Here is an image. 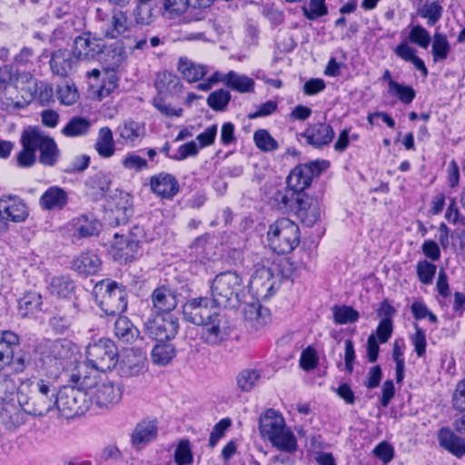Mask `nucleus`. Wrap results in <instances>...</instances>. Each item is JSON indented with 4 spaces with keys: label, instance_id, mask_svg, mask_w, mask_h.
I'll list each match as a JSON object with an SVG mask.
<instances>
[{
    "label": "nucleus",
    "instance_id": "5",
    "mask_svg": "<svg viewBox=\"0 0 465 465\" xmlns=\"http://www.w3.org/2000/svg\"><path fill=\"white\" fill-rule=\"evenodd\" d=\"M259 430L262 437L277 449L292 450L296 447L295 437L286 427L283 417L272 409L267 410L260 417Z\"/></svg>",
    "mask_w": 465,
    "mask_h": 465
},
{
    "label": "nucleus",
    "instance_id": "34",
    "mask_svg": "<svg viewBox=\"0 0 465 465\" xmlns=\"http://www.w3.org/2000/svg\"><path fill=\"white\" fill-rule=\"evenodd\" d=\"M394 53L402 60L411 63L417 70L422 73L423 76L428 75V70L424 62L416 55V49L411 46L408 42H402L397 45Z\"/></svg>",
    "mask_w": 465,
    "mask_h": 465
},
{
    "label": "nucleus",
    "instance_id": "17",
    "mask_svg": "<svg viewBox=\"0 0 465 465\" xmlns=\"http://www.w3.org/2000/svg\"><path fill=\"white\" fill-rule=\"evenodd\" d=\"M184 319L193 324L202 325L212 319L217 312L207 297L193 298L183 307Z\"/></svg>",
    "mask_w": 465,
    "mask_h": 465
},
{
    "label": "nucleus",
    "instance_id": "31",
    "mask_svg": "<svg viewBox=\"0 0 465 465\" xmlns=\"http://www.w3.org/2000/svg\"><path fill=\"white\" fill-rule=\"evenodd\" d=\"M153 302L156 309L166 312L175 309L178 304L176 292L173 289L165 286L154 290Z\"/></svg>",
    "mask_w": 465,
    "mask_h": 465
},
{
    "label": "nucleus",
    "instance_id": "1",
    "mask_svg": "<svg viewBox=\"0 0 465 465\" xmlns=\"http://www.w3.org/2000/svg\"><path fill=\"white\" fill-rule=\"evenodd\" d=\"M5 396L2 401L11 405L12 410L5 408L9 420L6 425L16 426L22 423L21 408L25 412L34 416H45L54 410L55 386L48 380L32 376L21 381L19 386L14 379H5L2 390Z\"/></svg>",
    "mask_w": 465,
    "mask_h": 465
},
{
    "label": "nucleus",
    "instance_id": "25",
    "mask_svg": "<svg viewBox=\"0 0 465 465\" xmlns=\"http://www.w3.org/2000/svg\"><path fill=\"white\" fill-rule=\"evenodd\" d=\"M2 218L14 223L24 222L28 216V210L25 203L18 197L9 196L2 199Z\"/></svg>",
    "mask_w": 465,
    "mask_h": 465
},
{
    "label": "nucleus",
    "instance_id": "38",
    "mask_svg": "<svg viewBox=\"0 0 465 465\" xmlns=\"http://www.w3.org/2000/svg\"><path fill=\"white\" fill-rule=\"evenodd\" d=\"M42 297L36 292H28L18 302V312L22 317L33 315L41 309Z\"/></svg>",
    "mask_w": 465,
    "mask_h": 465
},
{
    "label": "nucleus",
    "instance_id": "10",
    "mask_svg": "<svg viewBox=\"0 0 465 465\" xmlns=\"http://www.w3.org/2000/svg\"><path fill=\"white\" fill-rule=\"evenodd\" d=\"M88 406L87 391L84 390L64 386L55 393L54 409L66 419L83 414Z\"/></svg>",
    "mask_w": 465,
    "mask_h": 465
},
{
    "label": "nucleus",
    "instance_id": "43",
    "mask_svg": "<svg viewBox=\"0 0 465 465\" xmlns=\"http://www.w3.org/2000/svg\"><path fill=\"white\" fill-rule=\"evenodd\" d=\"M74 282L65 276H54L51 279L49 292L58 297H67L74 290Z\"/></svg>",
    "mask_w": 465,
    "mask_h": 465
},
{
    "label": "nucleus",
    "instance_id": "30",
    "mask_svg": "<svg viewBox=\"0 0 465 465\" xmlns=\"http://www.w3.org/2000/svg\"><path fill=\"white\" fill-rule=\"evenodd\" d=\"M118 134L124 143L134 145L143 137L145 129L143 124L128 119L118 127Z\"/></svg>",
    "mask_w": 465,
    "mask_h": 465
},
{
    "label": "nucleus",
    "instance_id": "28",
    "mask_svg": "<svg viewBox=\"0 0 465 465\" xmlns=\"http://www.w3.org/2000/svg\"><path fill=\"white\" fill-rule=\"evenodd\" d=\"M102 266L99 257L92 252H82L77 255L73 262V269L79 274L93 275L97 273Z\"/></svg>",
    "mask_w": 465,
    "mask_h": 465
},
{
    "label": "nucleus",
    "instance_id": "26",
    "mask_svg": "<svg viewBox=\"0 0 465 465\" xmlns=\"http://www.w3.org/2000/svg\"><path fill=\"white\" fill-rule=\"evenodd\" d=\"M151 189L154 193L163 198H172L178 193V183L173 176L168 173H159L151 178Z\"/></svg>",
    "mask_w": 465,
    "mask_h": 465
},
{
    "label": "nucleus",
    "instance_id": "33",
    "mask_svg": "<svg viewBox=\"0 0 465 465\" xmlns=\"http://www.w3.org/2000/svg\"><path fill=\"white\" fill-rule=\"evenodd\" d=\"M177 69L183 79L189 83L201 80L208 72L205 65L197 64L187 58H180Z\"/></svg>",
    "mask_w": 465,
    "mask_h": 465
},
{
    "label": "nucleus",
    "instance_id": "12",
    "mask_svg": "<svg viewBox=\"0 0 465 465\" xmlns=\"http://www.w3.org/2000/svg\"><path fill=\"white\" fill-rule=\"evenodd\" d=\"M142 236V231L138 227L134 228L127 234L114 233L109 242L110 254L119 262L132 260L138 254Z\"/></svg>",
    "mask_w": 465,
    "mask_h": 465
},
{
    "label": "nucleus",
    "instance_id": "44",
    "mask_svg": "<svg viewBox=\"0 0 465 465\" xmlns=\"http://www.w3.org/2000/svg\"><path fill=\"white\" fill-rule=\"evenodd\" d=\"M57 98L64 105L74 104L79 98V93L74 83L68 81L57 86Z\"/></svg>",
    "mask_w": 465,
    "mask_h": 465
},
{
    "label": "nucleus",
    "instance_id": "18",
    "mask_svg": "<svg viewBox=\"0 0 465 465\" xmlns=\"http://www.w3.org/2000/svg\"><path fill=\"white\" fill-rule=\"evenodd\" d=\"M276 284V278L268 268L257 269L251 277L249 292L257 300L270 297Z\"/></svg>",
    "mask_w": 465,
    "mask_h": 465
},
{
    "label": "nucleus",
    "instance_id": "45",
    "mask_svg": "<svg viewBox=\"0 0 465 465\" xmlns=\"http://www.w3.org/2000/svg\"><path fill=\"white\" fill-rule=\"evenodd\" d=\"M261 375L255 370H243L236 377V384L242 391H252L258 382Z\"/></svg>",
    "mask_w": 465,
    "mask_h": 465
},
{
    "label": "nucleus",
    "instance_id": "50",
    "mask_svg": "<svg viewBox=\"0 0 465 465\" xmlns=\"http://www.w3.org/2000/svg\"><path fill=\"white\" fill-rule=\"evenodd\" d=\"M450 49V44L447 37L443 34L435 33L432 42V55L434 61L446 59Z\"/></svg>",
    "mask_w": 465,
    "mask_h": 465
},
{
    "label": "nucleus",
    "instance_id": "23",
    "mask_svg": "<svg viewBox=\"0 0 465 465\" xmlns=\"http://www.w3.org/2000/svg\"><path fill=\"white\" fill-rule=\"evenodd\" d=\"M243 316L248 326L254 331L262 329L270 322L268 309L262 307L258 302L247 303L243 309Z\"/></svg>",
    "mask_w": 465,
    "mask_h": 465
},
{
    "label": "nucleus",
    "instance_id": "40",
    "mask_svg": "<svg viewBox=\"0 0 465 465\" xmlns=\"http://www.w3.org/2000/svg\"><path fill=\"white\" fill-rule=\"evenodd\" d=\"M127 17L122 11H115L107 27L104 29V36L109 38H116L127 30Z\"/></svg>",
    "mask_w": 465,
    "mask_h": 465
},
{
    "label": "nucleus",
    "instance_id": "3",
    "mask_svg": "<svg viewBox=\"0 0 465 465\" xmlns=\"http://www.w3.org/2000/svg\"><path fill=\"white\" fill-rule=\"evenodd\" d=\"M74 376L76 381L86 390L91 401L97 406L109 408L120 402L123 394L122 389L107 376L100 373L88 375V371H84L82 369L76 371Z\"/></svg>",
    "mask_w": 465,
    "mask_h": 465
},
{
    "label": "nucleus",
    "instance_id": "21",
    "mask_svg": "<svg viewBox=\"0 0 465 465\" xmlns=\"http://www.w3.org/2000/svg\"><path fill=\"white\" fill-rule=\"evenodd\" d=\"M104 45L100 39L84 34L75 38L74 55L76 60L90 61L103 52Z\"/></svg>",
    "mask_w": 465,
    "mask_h": 465
},
{
    "label": "nucleus",
    "instance_id": "60",
    "mask_svg": "<svg viewBox=\"0 0 465 465\" xmlns=\"http://www.w3.org/2000/svg\"><path fill=\"white\" fill-rule=\"evenodd\" d=\"M452 405L460 411H465V378L456 385L452 395Z\"/></svg>",
    "mask_w": 465,
    "mask_h": 465
},
{
    "label": "nucleus",
    "instance_id": "36",
    "mask_svg": "<svg viewBox=\"0 0 465 465\" xmlns=\"http://www.w3.org/2000/svg\"><path fill=\"white\" fill-rule=\"evenodd\" d=\"M67 202L65 192L59 187L49 188L41 197L40 204L46 210L60 209Z\"/></svg>",
    "mask_w": 465,
    "mask_h": 465
},
{
    "label": "nucleus",
    "instance_id": "54",
    "mask_svg": "<svg viewBox=\"0 0 465 465\" xmlns=\"http://www.w3.org/2000/svg\"><path fill=\"white\" fill-rule=\"evenodd\" d=\"M230 98V93L221 89L212 93L207 98V103L213 110L221 111L227 105Z\"/></svg>",
    "mask_w": 465,
    "mask_h": 465
},
{
    "label": "nucleus",
    "instance_id": "2",
    "mask_svg": "<svg viewBox=\"0 0 465 465\" xmlns=\"http://www.w3.org/2000/svg\"><path fill=\"white\" fill-rule=\"evenodd\" d=\"M39 353L38 370L50 379H56L63 371L71 369L79 357L78 347L68 340L51 341L39 348Z\"/></svg>",
    "mask_w": 465,
    "mask_h": 465
},
{
    "label": "nucleus",
    "instance_id": "9",
    "mask_svg": "<svg viewBox=\"0 0 465 465\" xmlns=\"http://www.w3.org/2000/svg\"><path fill=\"white\" fill-rule=\"evenodd\" d=\"M95 301L107 314H116L126 309L124 289L110 280L102 281L94 287Z\"/></svg>",
    "mask_w": 465,
    "mask_h": 465
},
{
    "label": "nucleus",
    "instance_id": "39",
    "mask_svg": "<svg viewBox=\"0 0 465 465\" xmlns=\"http://www.w3.org/2000/svg\"><path fill=\"white\" fill-rule=\"evenodd\" d=\"M91 127L89 120L75 116L69 120V122L62 129V134L68 137L83 136L88 134Z\"/></svg>",
    "mask_w": 465,
    "mask_h": 465
},
{
    "label": "nucleus",
    "instance_id": "29",
    "mask_svg": "<svg viewBox=\"0 0 465 465\" xmlns=\"http://www.w3.org/2000/svg\"><path fill=\"white\" fill-rule=\"evenodd\" d=\"M307 143L313 146L328 144L333 138L332 128L325 124H317L308 127L302 134Z\"/></svg>",
    "mask_w": 465,
    "mask_h": 465
},
{
    "label": "nucleus",
    "instance_id": "42",
    "mask_svg": "<svg viewBox=\"0 0 465 465\" xmlns=\"http://www.w3.org/2000/svg\"><path fill=\"white\" fill-rule=\"evenodd\" d=\"M224 82L232 89L240 93L251 92L254 86V81L252 78L235 72H229L224 76Z\"/></svg>",
    "mask_w": 465,
    "mask_h": 465
},
{
    "label": "nucleus",
    "instance_id": "53",
    "mask_svg": "<svg viewBox=\"0 0 465 465\" xmlns=\"http://www.w3.org/2000/svg\"><path fill=\"white\" fill-rule=\"evenodd\" d=\"M173 458L177 465H189L193 462V457L188 440H183L179 442L174 450Z\"/></svg>",
    "mask_w": 465,
    "mask_h": 465
},
{
    "label": "nucleus",
    "instance_id": "4",
    "mask_svg": "<svg viewBox=\"0 0 465 465\" xmlns=\"http://www.w3.org/2000/svg\"><path fill=\"white\" fill-rule=\"evenodd\" d=\"M119 361V353L114 341L108 338H100L91 341L85 348V363L78 366L77 371L82 369L87 371L88 375L99 372H105L114 369Z\"/></svg>",
    "mask_w": 465,
    "mask_h": 465
},
{
    "label": "nucleus",
    "instance_id": "24",
    "mask_svg": "<svg viewBox=\"0 0 465 465\" xmlns=\"http://www.w3.org/2000/svg\"><path fill=\"white\" fill-rule=\"evenodd\" d=\"M158 432L157 421L155 420H143L133 430L131 441L134 447H143L153 440Z\"/></svg>",
    "mask_w": 465,
    "mask_h": 465
},
{
    "label": "nucleus",
    "instance_id": "64",
    "mask_svg": "<svg viewBox=\"0 0 465 465\" xmlns=\"http://www.w3.org/2000/svg\"><path fill=\"white\" fill-rule=\"evenodd\" d=\"M424 255L431 261H438L440 257V250L438 243L432 240L425 241L421 246Z\"/></svg>",
    "mask_w": 465,
    "mask_h": 465
},
{
    "label": "nucleus",
    "instance_id": "14",
    "mask_svg": "<svg viewBox=\"0 0 465 465\" xmlns=\"http://www.w3.org/2000/svg\"><path fill=\"white\" fill-rule=\"evenodd\" d=\"M178 327L177 318L169 312L153 315L145 322L147 334L157 341H170L174 338Z\"/></svg>",
    "mask_w": 465,
    "mask_h": 465
},
{
    "label": "nucleus",
    "instance_id": "6",
    "mask_svg": "<svg viewBox=\"0 0 465 465\" xmlns=\"http://www.w3.org/2000/svg\"><path fill=\"white\" fill-rule=\"evenodd\" d=\"M330 163L325 160H317L305 164L296 166L287 178L288 190L282 194L281 202L284 206L289 205L297 194L310 186L313 177L319 175L329 167Z\"/></svg>",
    "mask_w": 465,
    "mask_h": 465
},
{
    "label": "nucleus",
    "instance_id": "16",
    "mask_svg": "<svg viewBox=\"0 0 465 465\" xmlns=\"http://www.w3.org/2000/svg\"><path fill=\"white\" fill-rule=\"evenodd\" d=\"M286 207L293 210L301 222L307 226L315 224L321 216L319 200L307 194H297Z\"/></svg>",
    "mask_w": 465,
    "mask_h": 465
},
{
    "label": "nucleus",
    "instance_id": "37",
    "mask_svg": "<svg viewBox=\"0 0 465 465\" xmlns=\"http://www.w3.org/2000/svg\"><path fill=\"white\" fill-rule=\"evenodd\" d=\"M174 356L175 349L169 341H158L151 352L153 362L163 366L171 362Z\"/></svg>",
    "mask_w": 465,
    "mask_h": 465
},
{
    "label": "nucleus",
    "instance_id": "47",
    "mask_svg": "<svg viewBox=\"0 0 465 465\" xmlns=\"http://www.w3.org/2000/svg\"><path fill=\"white\" fill-rule=\"evenodd\" d=\"M255 145L262 152H273L278 148L277 141L265 129H260L253 134Z\"/></svg>",
    "mask_w": 465,
    "mask_h": 465
},
{
    "label": "nucleus",
    "instance_id": "59",
    "mask_svg": "<svg viewBox=\"0 0 465 465\" xmlns=\"http://www.w3.org/2000/svg\"><path fill=\"white\" fill-rule=\"evenodd\" d=\"M421 16L428 19V25H434L441 16L442 7L436 2L427 4L420 10Z\"/></svg>",
    "mask_w": 465,
    "mask_h": 465
},
{
    "label": "nucleus",
    "instance_id": "49",
    "mask_svg": "<svg viewBox=\"0 0 465 465\" xmlns=\"http://www.w3.org/2000/svg\"><path fill=\"white\" fill-rule=\"evenodd\" d=\"M408 40L420 48L427 49L431 41V37L430 33L424 27L420 25H416L411 27Z\"/></svg>",
    "mask_w": 465,
    "mask_h": 465
},
{
    "label": "nucleus",
    "instance_id": "19",
    "mask_svg": "<svg viewBox=\"0 0 465 465\" xmlns=\"http://www.w3.org/2000/svg\"><path fill=\"white\" fill-rule=\"evenodd\" d=\"M202 339L207 344L216 345L228 338L230 327L224 317L218 312L203 323Z\"/></svg>",
    "mask_w": 465,
    "mask_h": 465
},
{
    "label": "nucleus",
    "instance_id": "63",
    "mask_svg": "<svg viewBox=\"0 0 465 465\" xmlns=\"http://www.w3.org/2000/svg\"><path fill=\"white\" fill-rule=\"evenodd\" d=\"M189 1L190 0H164L163 8L171 15H179L187 9Z\"/></svg>",
    "mask_w": 465,
    "mask_h": 465
},
{
    "label": "nucleus",
    "instance_id": "15",
    "mask_svg": "<svg viewBox=\"0 0 465 465\" xmlns=\"http://www.w3.org/2000/svg\"><path fill=\"white\" fill-rule=\"evenodd\" d=\"M27 144H34L40 151L39 161L45 165H53L58 157V148L54 140L36 127L27 128Z\"/></svg>",
    "mask_w": 465,
    "mask_h": 465
},
{
    "label": "nucleus",
    "instance_id": "57",
    "mask_svg": "<svg viewBox=\"0 0 465 465\" xmlns=\"http://www.w3.org/2000/svg\"><path fill=\"white\" fill-rule=\"evenodd\" d=\"M393 360L396 364V381L401 382L404 378V359L402 351V342L395 341L393 344Z\"/></svg>",
    "mask_w": 465,
    "mask_h": 465
},
{
    "label": "nucleus",
    "instance_id": "41",
    "mask_svg": "<svg viewBox=\"0 0 465 465\" xmlns=\"http://www.w3.org/2000/svg\"><path fill=\"white\" fill-rule=\"evenodd\" d=\"M115 336L124 342L133 341L139 334L138 330L126 317H119L114 323Z\"/></svg>",
    "mask_w": 465,
    "mask_h": 465
},
{
    "label": "nucleus",
    "instance_id": "22",
    "mask_svg": "<svg viewBox=\"0 0 465 465\" xmlns=\"http://www.w3.org/2000/svg\"><path fill=\"white\" fill-rule=\"evenodd\" d=\"M18 84L19 79L15 78L14 82L7 83L2 90L5 95V101L2 104H4L6 110L24 107L28 100L32 98L31 91H25L24 88L19 91Z\"/></svg>",
    "mask_w": 465,
    "mask_h": 465
},
{
    "label": "nucleus",
    "instance_id": "56",
    "mask_svg": "<svg viewBox=\"0 0 465 465\" xmlns=\"http://www.w3.org/2000/svg\"><path fill=\"white\" fill-rule=\"evenodd\" d=\"M112 183V175L107 173L99 172L90 179V186L94 190L105 193L109 190Z\"/></svg>",
    "mask_w": 465,
    "mask_h": 465
},
{
    "label": "nucleus",
    "instance_id": "11",
    "mask_svg": "<svg viewBox=\"0 0 465 465\" xmlns=\"http://www.w3.org/2000/svg\"><path fill=\"white\" fill-rule=\"evenodd\" d=\"M27 363L26 353L21 349L19 337L12 331L2 332V371H23Z\"/></svg>",
    "mask_w": 465,
    "mask_h": 465
},
{
    "label": "nucleus",
    "instance_id": "32",
    "mask_svg": "<svg viewBox=\"0 0 465 465\" xmlns=\"http://www.w3.org/2000/svg\"><path fill=\"white\" fill-rule=\"evenodd\" d=\"M440 446L456 457H461L465 454V443L459 436L448 428L440 430L438 436Z\"/></svg>",
    "mask_w": 465,
    "mask_h": 465
},
{
    "label": "nucleus",
    "instance_id": "20",
    "mask_svg": "<svg viewBox=\"0 0 465 465\" xmlns=\"http://www.w3.org/2000/svg\"><path fill=\"white\" fill-rule=\"evenodd\" d=\"M108 207L115 217L116 223H125L133 214V196L119 189L109 194Z\"/></svg>",
    "mask_w": 465,
    "mask_h": 465
},
{
    "label": "nucleus",
    "instance_id": "61",
    "mask_svg": "<svg viewBox=\"0 0 465 465\" xmlns=\"http://www.w3.org/2000/svg\"><path fill=\"white\" fill-rule=\"evenodd\" d=\"M217 135V125L213 124L206 128L204 132L201 133L196 136V143H199L200 148H203L209 145H212L214 143L215 137Z\"/></svg>",
    "mask_w": 465,
    "mask_h": 465
},
{
    "label": "nucleus",
    "instance_id": "7",
    "mask_svg": "<svg viewBox=\"0 0 465 465\" xmlns=\"http://www.w3.org/2000/svg\"><path fill=\"white\" fill-rule=\"evenodd\" d=\"M267 237L274 252L289 253L300 243V229L291 219L282 218L270 225Z\"/></svg>",
    "mask_w": 465,
    "mask_h": 465
},
{
    "label": "nucleus",
    "instance_id": "51",
    "mask_svg": "<svg viewBox=\"0 0 465 465\" xmlns=\"http://www.w3.org/2000/svg\"><path fill=\"white\" fill-rule=\"evenodd\" d=\"M75 232L80 237H87L97 234L101 229V223L96 220H89L82 217L74 224Z\"/></svg>",
    "mask_w": 465,
    "mask_h": 465
},
{
    "label": "nucleus",
    "instance_id": "52",
    "mask_svg": "<svg viewBox=\"0 0 465 465\" xmlns=\"http://www.w3.org/2000/svg\"><path fill=\"white\" fill-rule=\"evenodd\" d=\"M389 93L395 95L403 104H411L415 97V91L409 85H402L395 81H390Z\"/></svg>",
    "mask_w": 465,
    "mask_h": 465
},
{
    "label": "nucleus",
    "instance_id": "48",
    "mask_svg": "<svg viewBox=\"0 0 465 465\" xmlns=\"http://www.w3.org/2000/svg\"><path fill=\"white\" fill-rule=\"evenodd\" d=\"M27 129H25L22 135L23 150L17 156V162L20 166L27 167L32 165L35 161V149L34 144H27Z\"/></svg>",
    "mask_w": 465,
    "mask_h": 465
},
{
    "label": "nucleus",
    "instance_id": "35",
    "mask_svg": "<svg viewBox=\"0 0 465 465\" xmlns=\"http://www.w3.org/2000/svg\"><path fill=\"white\" fill-rule=\"evenodd\" d=\"M94 148L100 156L109 158L115 151L113 133L110 128L103 127L99 130Z\"/></svg>",
    "mask_w": 465,
    "mask_h": 465
},
{
    "label": "nucleus",
    "instance_id": "8",
    "mask_svg": "<svg viewBox=\"0 0 465 465\" xmlns=\"http://www.w3.org/2000/svg\"><path fill=\"white\" fill-rule=\"evenodd\" d=\"M212 296L219 306H234L243 290L242 278L235 272H225L218 274L213 281Z\"/></svg>",
    "mask_w": 465,
    "mask_h": 465
},
{
    "label": "nucleus",
    "instance_id": "55",
    "mask_svg": "<svg viewBox=\"0 0 465 465\" xmlns=\"http://www.w3.org/2000/svg\"><path fill=\"white\" fill-rule=\"evenodd\" d=\"M436 273V265L427 261H420L417 263V274L420 281L425 284H430Z\"/></svg>",
    "mask_w": 465,
    "mask_h": 465
},
{
    "label": "nucleus",
    "instance_id": "46",
    "mask_svg": "<svg viewBox=\"0 0 465 465\" xmlns=\"http://www.w3.org/2000/svg\"><path fill=\"white\" fill-rule=\"evenodd\" d=\"M333 319L337 324L353 323L359 319V312L351 306H335L332 309Z\"/></svg>",
    "mask_w": 465,
    "mask_h": 465
},
{
    "label": "nucleus",
    "instance_id": "62",
    "mask_svg": "<svg viewBox=\"0 0 465 465\" xmlns=\"http://www.w3.org/2000/svg\"><path fill=\"white\" fill-rule=\"evenodd\" d=\"M415 330L416 332L411 337V342L415 348L417 355L421 357L424 355L426 351V336L424 331L417 324H415Z\"/></svg>",
    "mask_w": 465,
    "mask_h": 465
},
{
    "label": "nucleus",
    "instance_id": "27",
    "mask_svg": "<svg viewBox=\"0 0 465 465\" xmlns=\"http://www.w3.org/2000/svg\"><path fill=\"white\" fill-rule=\"evenodd\" d=\"M75 63L76 59L70 51L60 49L53 53L50 66L54 74L66 76L73 72Z\"/></svg>",
    "mask_w": 465,
    "mask_h": 465
},
{
    "label": "nucleus",
    "instance_id": "13",
    "mask_svg": "<svg viewBox=\"0 0 465 465\" xmlns=\"http://www.w3.org/2000/svg\"><path fill=\"white\" fill-rule=\"evenodd\" d=\"M155 86L159 94L154 98V106L167 116H180L181 108H173L163 97L165 94H175L181 91L182 84L176 75L171 73H163L158 76Z\"/></svg>",
    "mask_w": 465,
    "mask_h": 465
},
{
    "label": "nucleus",
    "instance_id": "58",
    "mask_svg": "<svg viewBox=\"0 0 465 465\" xmlns=\"http://www.w3.org/2000/svg\"><path fill=\"white\" fill-rule=\"evenodd\" d=\"M122 164L126 170L140 172L147 167V161L134 153H130L123 159Z\"/></svg>",
    "mask_w": 465,
    "mask_h": 465
}]
</instances>
